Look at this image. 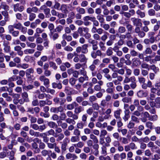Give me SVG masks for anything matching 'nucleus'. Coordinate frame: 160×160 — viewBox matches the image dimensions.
Returning a JSON list of instances; mask_svg holds the SVG:
<instances>
[{
  "mask_svg": "<svg viewBox=\"0 0 160 160\" xmlns=\"http://www.w3.org/2000/svg\"><path fill=\"white\" fill-rule=\"evenodd\" d=\"M89 78L88 76H83L80 77L78 79V80L79 82L82 83L84 81H88Z\"/></svg>",
  "mask_w": 160,
  "mask_h": 160,
  "instance_id": "24",
  "label": "nucleus"
},
{
  "mask_svg": "<svg viewBox=\"0 0 160 160\" xmlns=\"http://www.w3.org/2000/svg\"><path fill=\"white\" fill-rule=\"evenodd\" d=\"M62 38L63 39H65L68 42L71 41L72 40V38L70 35H67L66 33L63 34Z\"/></svg>",
  "mask_w": 160,
  "mask_h": 160,
  "instance_id": "26",
  "label": "nucleus"
},
{
  "mask_svg": "<svg viewBox=\"0 0 160 160\" xmlns=\"http://www.w3.org/2000/svg\"><path fill=\"white\" fill-rule=\"evenodd\" d=\"M17 67H21L23 69H26L28 68L29 67V65L28 64L26 63H23L22 64H20L18 65Z\"/></svg>",
  "mask_w": 160,
  "mask_h": 160,
  "instance_id": "60",
  "label": "nucleus"
},
{
  "mask_svg": "<svg viewBox=\"0 0 160 160\" xmlns=\"http://www.w3.org/2000/svg\"><path fill=\"white\" fill-rule=\"evenodd\" d=\"M92 21L93 22V26L98 27L99 25V22L98 21L96 20V18L93 17Z\"/></svg>",
  "mask_w": 160,
  "mask_h": 160,
  "instance_id": "46",
  "label": "nucleus"
},
{
  "mask_svg": "<svg viewBox=\"0 0 160 160\" xmlns=\"http://www.w3.org/2000/svg\"><path fill=\"white\" fill-rule=\"evenodd\" d=\"M152 70L155 74H157L159 71V69L158 67H156L155 65H150L149 70Z\"/></svg>",
  "mask_w": 160,
  "mask_h": 160,
  "instance_id": "16",
  "label": "nucleus"
},
{
  "mask_svg": "<svg viewBox=\"0 0 160 160\" xmlns=\"http://www.w3.org/2000/svg\"><path fill=\"white\" fill-rule=\"evenodd\" d=\"M22 96L24 101L26 102H29V100L28 98V95L26 92H24L22 94Z\"/></svg>",
  "mask_w": 160,
  "mask_h": 160,
  "instance_id": "23",
  "label": "nucleus"
},
{
  "mask_svg": "<svg viewBox=\"0 0 160 160\" xmlns=\"http://www.w3.org/2000/svg\"><path fill=\"white\" fill-rule=\"evenodd\" d=\"M69 7L66 4H62L60 8V10H61L62 12L65 13H67L69 12Z\"/></svg>",
  "mask_w": 160,
  "mask_h": 160,
  "instance_id": "9",
  "label": "nucleus"
},
{
  "mask_svg": "<svg viewBox=\"0 0 160 160\" xmlns=\"http://www.w3.org/2000/svg\"><path fill=\"white\" fill-rule=\"evenodd\" d=\"M141 67L143 69H147L148 70H149L150 65L145 62H143L141 63Z\"/></svg>",
  "mask_w": 160,
  "mask_h": 160,
  "instance_id": "29",
  "label": "nucleus"
},
{
  "mask_svg": "<svg viewBox=\"0 0 160 160\" xmlns=\"http://www.w3.org/2000/svg\"><path fill=\"white\" fill-rule=\"evenodd\" d=\"M15 153V152L13 150H12L10 152L9 154H8L9 156V159L10 160H14Z\"/></svg>",
  "mask_w": 160,
  "mask_h": 160,
  "instance_id": "30",
  "label": "nucleus"
},
{
  "mask_svg": "<svg viewBox=\"0 0 160 160\" xmlns=\"http://www.w3.org/2000/svg\"><path fill=\"white\" fill-rule=\"evenodd\" d=\"M99 45L101 50L103 51H105L106 49V47L104 46V43L102 42H99Z\"/></svg>",
  "mask_w": 160,
  "mask_h": 160,
  "instance_id": "44",
  "label": "nucleus"
},
{
  "mask_svg": "<svg viewBox=\"0 0 160 160\" xmlns=\"http://www.w3.org/2000/svg\"><path fill=\"white\" fill-rule=\"evenodd\" d=\"M97 18L100 23L101 26H102V24L104 23L105 21L103 16L102 15H98L97 16Z\"/></svg>",
  "mask_w": 160,
  "mask_h": 160,
  "instance_id": "22",
  "label": "nucleus"
},
{
  "mask_svg": "<svg viewBox=\"0 0 160 160\" xmlns=\"http://www.w3.org/2000/svg\"><path fill=\"white\" fill-rule=\"evenodd\" d=\"M77 12L81 14H83L85 13L86 11L84 8L80 7H78L76 8Z\"/></svg>",
  "mask_w": 160,
  "mask_h": 160,
  "instance_id": "25",
  "label": "nucleus"
},
{
  "mask_svg": "<svg viewBox=\"0 0 160 160\" xmlns=\"http://www.w3.org/2000/svg\"><path fill=\"white\" fill-rule=\"evenodd\" d=\"M60 7L61 6L60 3L57 2H55V4L53 6L54 9L58 10H60Z\"/></svg>",
  "mask_w": 160,
  "mask_h": 160,
  "instance_id": "61",
  "label": "nucleus"
},
{
  "mask_svg": "<svg viewBox=\"0 0 160 160\" xmlns=\"http://www.w3.org/2000/svg\"><path fill=\"white\" fill-rule=\"evenodd\" d=\"M40 108L38 107H35L34 108L31 107L27 108V112L30 114H33L35 113L38 114L40 112Z\"/></svg>",
  "mask_w": 160,
  "mask_h": 160,
  "instance_id": "2",
  "label": "nucleus"
},
{
  "mask_svg": "<svg viewBox=\"0 0 160 160\" xmlns=\"http://www.w3.org/2000/svg\"><path fill=\"white\" fill-rule=\"evenodd\" d=\"M13 11L15 12H22L25 9L24 6L21 5L20 6L19 3H17L14 4L13 5Z\"/></svg>",
  "mask_w": 160,
  "mask_h": 160,
  "instance_id": "4",
  "label": "nucleus"
},
{
  "mask_svg": "<svg viewBox=\"0 0 160 160\" xmlns=\"http://www.w3.org/2000/svg\"><path fill=\"white\" fill-rule=\"evenodd\" d=\"M86 125L87 123L81 121L77 123V126L78 128L82 129Z\"/></svg>",
  "mask_w": 160,
  "mask_h": 160,
  "instance_id": "27",
  "label": "nucleus"
},
{
  "mask_svg": "<svg viewBox=\"0 0 160 160\" xmlns=\"http://www.w3.org/2000/svg\"><path fill=\"white\" fill-rule=\"evenodd\" d=\"M126 28L128 32H132L133 29V26L129 23H126Z\"/></svg>",
  "mask_w": 160,
  "mask_h": 160,
  "instance_id": "34",
  "label": "nucleus"
},
{
  "mask_svg": "<svg viewBox=\"0 0 160 160\" xmlns=\"http://www.w3.org/2000/svg\"><path fill=\"white\" fill-rule=\"evenodd\" d=\"M78 106V104L76 102H74L71 104H68L67 106V108L68 110H71L74 108V106Z\"/></svg>",
  "mask_w": 160,
  "mask_h": 160,
  "instance_id": "13",
  "label": "nucleus"
},
{
  "mask_svg": "<svg viewBox=\"0 0 160 160\" xmlns=\"http://www.w3.org/2000/svg\"><path fill=\"white\" fill-rule=\"evenodd\" d=\"M131 20L134 26L141 27L142 25L141 20L140 19L133 18H131Z\"/></svg>",
  "mask_w": 160,
  "mask_h": 160,
  "instance_id": "6",
  "label": "nucleus"
},
{
  "mask_svg": "<svg viewBox=\"0 0 160 160\" xmlns=\"http://www.w3.org/2000/svg\"><path fill=\"white\" fill-rule=\"evenodd\" d=\"M52 86L53 88H58V89H60L62 88V85L61 83H57L55 82H54L52 84Z\"/></svg>",
  "mask_w": 160,
  "mask_h": 160,
  "instance_id": "21",
  "label": "nucleus"
},
{
  "mask_svg": "<svg viewBox=\"0 0 160 160\" xmlns=\"http://www.w3.org/2000/svg\"><path fill=\"white\" fill-rule=\"evenodd\" d=\"M156 105V108H160V98L159 97L157 98L154 102Z\"/></svg>",
  "mask_w": 160,
  "mask_h": 160,
  "instance_id": "32",
  "label": "nucleus"
},
{
  "mask_svg": "<svg viewBox=\"0 0 160 160\" xmlns=\"http://www.w3.org/2000/svg\"><path fill=\"white\" fill-rule=\"evenodd\" d=\"M1 8L4 9L5 10H8L9 9V7L8 5L4 3H2L0 6Z\"/></svg>",
  "mask_w": 160,
  "mask_h": 160,
  "instance_id": "51",
  "label": "nucleus"
},
{
  "mask_svg": "<svg viewBox=\"0 0 160 160\" xmlns=\"http://www.w3.org/2000/svg\"><path fill=\"white\" fill-rule=\"evenodd\" d=\"M126 45L130 48H133L134 47V45L131 40H128L127 41Z\"/></svg>",
  "mask_w": 160,
  "mask_h": 160,
  "instance_id": "57",
  "label": "nucleus"
},
{
  "mask_svg": "<svg viewBox=\"0 0 160 160\" xmlns=\"http://www.w3.org/2000/svg\"><path fill=\"white\" fill-rule=\"evenodd\" d=\"M88 115L87 114H83L81 117L82 122L87 123V120Z\"/></svg>",
  "mask_w": 160,
  "mask_h": 160,
  "instance_id": "53",
  "label": "nucleus"
},
{
  "mask_svg": "<svg viewBox=\"0 0 160 160\" xmlns=\"http://www.w3.org/2000/svg\"><path fill=\"white\" fill-rule=\"evenodd\" d=\"M83 100V98L81 96H78L76 98V101L78 103H80Z\"/></svg>",
  "mask_w": 160,
  "mask_h": 160,
  "instance_id": "56",
  "label": "nucleus"
},
{
  "mask_svg": "<svg viewBox=\"0 0 160 160\" xmlns=\"http://www.w3.org/2000/svg\"><path fill=\"white\" fill-rule=\"evenodd\" d=\"M148 95V93L142 90H139L137 93L138 97L140 98L146 97Z\"/></svg>",
  "mask_w": 160,
  "mask_h": 160,
  "instance_id": "7",
  "label": "nucleus"
},
{
  "mask_svg": "<svg viewBox=\"0 0 160 160\" xmlns=\"http://www.w3.org/2000/svg\"><path fill=\"white\" fill-rule=\"evenodd\" d=\"M63 26L61 25H59L56 27L55 29V31L56 32L60 33L63 30Z\"/></svg>",
  "mask_w": 160,
  "mask_h": 160,
  "instance_id": "42",
  "label": "nucleus"
},
{
  "mask_svg": "<svg viewBox=\"0 0 160 160\" xmlns=\"http://www.w3.org/2000/svg\"><path fill=\"white\" fill-rule=\"evenodd\" d=\"M48 136V134H47L46 133H41L40 137L42 138L44 140H48L49 138Z\"/></svg>",
  "mask_w": 160,
  "mask_h": 160,
  "instance_id": "52",
  "label": "nucleus"
},
{
  "mask_svg": "<svg viewBox=\"0 0 160 160\" xmlns=\"http://www.w3.org/2000/svg\"><path fill=\"white\" fill-rule=\"evenodd\" d=\"M16 80H17L16 82V83L18 85H22L23 83V80L21 77L17 76Z\"/></svg>",
  "mask_w": 160,
  "mask_h": 160,
  "instance_id": "38",
  "label": "nucleus"
},
{
  "mask_svg": "<svg viewBox=\"0 0 160 160\" xmlns=\"http://www.w3.org/2000/svg\"><path fill=\"white\" fill-rule=\"evenodd\" d=\"M103 9V13L105 15H107L109 13V11L108 9L107 6L105 4H103L101 6Z\"/></svg>",
  "mask_w": 160,
  "mask_h": 160,
  "instance_id": "18",
  "label": "nucleus"
},
{
  "mask_svg": "<svg viewBox=\"0 0 160 160\" xmlns=\"http://www.w3.org/2000/svg\"><path fill=\"white\" fill-rule=\"evenodd\" d=\"M50 10L49 8H48L44 11H43L45 15L46 18H48L50 17L51 15L50 13Z\"/></svg>",
  "mask_w": 160,
  "mask_h": 160,
  "instance_id": "36",
  "label": "nucleus"
},
{
  "mask_svg": "<svg viewBox=\"0 0 160 160\" xmlns=\"http://www.w3.org/2000/svg\"><path fill=\"white\" fill-rule=\"evenodd\" d=\"M13 25L14 28L19 30L21 29V28L22 27V24L20 22H18L17 23H15Z\"/></svg>",
  "mask_w": 160,
  "mask_h": 160,
  "instance_id": "49",
  "label": "nucleus"
},
{
  "mask_svg": "<svg viewBox=\"0 0 160 160\" xmlns=\"http://www.w3.org/2000/svg\"><path fill=\"white\" fill-rule=\"evenodd\" d=\"M36 15L35 13H31L29 14V20L32 21H33L36 18Z\"/></svg>",
  "mask_w": 160,
  "mask_h": 160,
  "instance_id": "43",
  "label": "nucleus"
},
{
  "mask_svg": "<svg viewBox=\"0 0 160 160\" xmlns=\"http://www.w3.org/2000/svg\"><path fill=\"white\" fill-rule=\"evenodd\" d=\"M138 80L140 84L144 83L146 81L145 78L142 76L138 77Z\"/></svg>",
  "mask_w": 160,
  "mask_h": 160,
  "instance_id": "55",
  "label": "nucleus"
},
{
  "mask_svg": "<svg viewBox=\"0 0 160 160\" xmlns=\"http://www.w3.org/2000/svg\"><path fill=\"white\" fill-rule=\"evenodd\" d=\"M96 68V66H94V65L92 64L88 67L89 69L92 72V77L96 76L97 74V71L95 70Z\"/></svg>",
  "mask_w": 160,
  "mask_h": 160,
  "instance_id": "11",
  "label": "nucleus"
},
{
  "mask_svg": "<svg viewBox=\"0 0 160 160\" xmlns=\"http://www.w3.org/2000/svg\"><path fill=\"white\" fill-rule=\"evenodd\" d=\"M126 29L124 27L120 26L118 28V32L119 33H124L126 32Z\"/></svg>",
  "mask_w": 160,
  "mask_h": 160,
  "instance_id": "33",
  "label": "nucleus"
},
{
  "mask_svg": "<svg viewBox=\"0 0 160 160\" xmlns=\"http://www.w3.org/2000/svg\"><path fill=\"white\" fill-rule=\"evenodd\" d=\"M35 50L33 49H27L24 51V52L25 54H32L35 52Z\"/></svg>",
  "mask_w": 160,
  "mask_h": 160,
  "instance_id": "31",
  "label": "nucleus"
},
{
  "mask_svg": "<svg viewBox=\"0 0 160 160\" xmlns=\"http://www.w3.org/2000/svg\"><path fill=\"white\" fill-rule=\"evenodd\" d=\"M79 72L81 75L83 76H88L87 74V72L84 68H82V69L79 70Z\"/></svg>",
  "mask_w": 160,
  "mask_h": 160,
  "instance_id": "63",
  "label": "nucleus"
},
{
  "mask_svg": "<svg viewBox=\"0 0 160 160\" xmlns=\"http://www.w3.org/2000/svg\"><path fill=\"white\" fill-rule=\"evenodd\" d=\"M7 10L4 11L2 12V14L4 17V19L7 20V19H9L8 18V14Z\"/></svg>",
  "mask_w": 160,
  "mask_h": 160,
  "instance_id": "54",
  "label": "nucleus"
},
{
  "mask_svg": "<svg viewBox=\"0 0 160 160\" xmlns=\"http://www.w3.org/2000/svg\"><path fill=\"white\" fill-rule=\"evenodd\" d=\"M48 126L51 128H57L58 125L55 122H49L48 123Z\"/></svg>",
  "mask_w": 160,
  "mask_h": 160,
  "instance_id": "41",
  "label": "nucleus"
},
{
  "mask_svg": "<svg viewBox=\"0 0 160 160\" xmlns=\"http://www.w3.org/2000/svg\"><path fill=\"white\" fill-rule=\"evenodd\" d=\"M106 53L107 56H110L113 53L112 48L111 47H109L107 50Z\"/></svg>",
  "mask_w": 160,
  "mask_h": 160,
  "instance_id": "50",
  "label": "nucleus"
},
{
  "mask_svg": "<svg viewBox=\"0 0 160 160\" xmlns=\"http://www.w3.org/2000/svg\"><path fill=\"white\" fill-rule=\"evenodd\" d=\"M146 127L149 128L150 129L152 130L154 128L153 123L150 121H148L146 123Z\"/></svg>",
  "mask_w": 160,
  "mask_h": 160,
  "instance_id": "35",
  "label": "nucleus"
},
{
  "mask_svg": "<svg viewBox=\"0 0 160 160\" xmlns=\"http://www.w3.org/2000/svg\"><path fill=\"white\" fill-rule=\"evenodd\" d=\"M53 101L55 104H60V105H63L66 102L65 98L58 97L54 98L53 99Z\"/></svg>",
  "mask_w": 160,
  "mask_h": 160,
  "instance_id": "3",
  "label": "nucleus"
},
{
  "mask_svg": "<svg viewBox=\"0 0 160 160\" xmlns=\"http://www.w3.org/2000/svg\"><path fill=\"white\" fill-rule=\"evenodd\" d=\"M134 76H132L130 77V78H129L128 76H125V78L123 80V82L124 83H128L129 82H131V81L134 78Z\"/></svg>",
  "mask_w": 160,
  "mask_h": 160,
  "instance_id": "28",
  "label": "nucleus"
},
{
  "mask_svg": "<svg viewBox=\"0 0 160 160\" xmlns=\"http://www.w3.org/2000/svg\"><path fill=\"white\" fill-rule=\"evenodd\" d=\"M34 72V70L33 68H31L28 69L26 71V77L28 81L32 82L35 78L33 74Z\"/></svg>",
  "mask_w": 160,
  "mask_h": 160,
  "instance_id": "1",
  "label": "nucleus"
},
{
  "mask_svg": "<svg viewBox=\"0 0 160 160\" xmlns=\"http://www.w3.org/2000/svg\"><path fill=\"white\" fill-rule=\"evenodd\" d=\"M0 104L3 106L6 107L8 105V103L6 102L2 98L0 97Z\"/></svg>",
  "mask_w": 160,
  "mask_h": 160,
  "instance_id": "45",
  "label": "nucleus"
},
{
  "mask_svg": "<svg viewBox=\"0 0 160 160\" xmlns=\"http://www.w3.org/2000/svg\"><path fill=\"white\" fill-rule=\"evenodd\" d=\"M49 64L50 67H52L54 70H56L58 67L56 65V63L52 61L49 62Z\"/></svg>",
  "mask_w": 160,
  "mask_h": 160,
  "instance_id": "58",
  "label": "nucleus"
},
{
  "mask_svg": "<svg viewBox=\"0 0 160 160\" xmlns=\"http://www.w3.org/2000/svg\"><path fill=\"white\" fill-rule=\"evenodd\" d=\"M40 115L42 117H43L45 118H48L50 117V115L49 112H41L40 113Z\"/></svg>",
  "mask_w": 160,
  "mask_h": 160,
  "instance_id": "59",
  "label": "nucleus"
},
{
  "mask_svg": "<svg viewBox=\"0 0 160 160\" xmlns=\"http://www.w3.org/2000/svg\"><path fill=\"white\" fill-rule=\"evenodd\" d=\"M132 61V65L134 67H138L141 64V61L138 58H134Z\"/></svg>",
  "mask_w": 160,
  "mask_h": 160,
  "instance_id": "8",
  "label": "nucleus"
},
{
  "mask_svg": "<svg viewBox=\"0 0 160 160\" xmlns=\"http://www.w3.org/2000/svg\"><path fill=\"white\" fill-rule=\"evenodd\" d=\"M148 13L149 16H154L155 15V11L153 9H150L148 11Z\"/></svg>",
  "mask_w": 160,
  "mask_h": 160,
  "instance_id": "39",
  "label": "nucleus"
},
{
  "mask_svg": "<svg viewBox=\"0 0 160 160\" xmlns=\"http://www.w3.org/2000/svg\"><path fill=\"white\" fill-rule=\"evenodd\" d=\"M66 121L68 123L70 124H72L73 125L75 124L76 123V122L74 120L69 118H67L66 119Z\"/></svg>",
  "mask_w": 160,
  "mask_h": 160,
  "instance_id": "47",
  "label": "nucleus"
},
{
  "mask_svg": "<svg viewBox=\"0 0 160 160\" xmlns=\"http://www.w3.org/2000/svg\"><path fill=\"white\" fill-rule=\"evenodd\" d=\"M77 80V79L74 78H72L69 79V82L72 86H73L75 85Z\"/></svg>",
  "mask_w": 160,
  "mask_h": 160,
  "instance_id": "48",
  "label": "nucleus"
},
{
  "mask_svg": "<svg viewBox=\"0 0 160 160\" xmlns=\"http://www.w3.org/2000/svg\"><path fill=\"white\" fill-rule=\"evenodd\" d=\"M49 35L53 41L58 39L59 37V35L57 33H54V31L50 32Z\"/></svg>",
  "mask_w": 160,
  "mask_h": 160,
  "instance_id": "15",
  "label": "nucleus"
},
{
  "mask_svg": "<svg viewBox=\"0 0 160 160\" xmlns=\"http://www.w3.org/2000/svg\"><path fill=\"white\" fill-rule=\"evenodd\" d=\"M130 112L129 109L126 110L124 111V116L122 118L124 120V121L126 122L128 120L130 117Z\"/></svg>",
  "mask_w": 160,
  "mask_h": 160,
  "instance_id": "14",
  "label": "nucleus"
},
{
  "mask_svg": "<svg viewBox=\"0 0 160 160\" xmlns=\"http://www.w3.org/2000/svg\"><path fill=\"white\" fill-rule=\"evenodd\" d=\"M131 82V83L130 84V86L131 88L132 89H135L137 87V84L136 82V78L135 77Z\"/></svg>",
  "mask_w": 160,
  "mask_h": 160,
  "instance_id": "19",
  "label": "nucleus"
},
{
  "mask_svg": "<svg viewBox=\"0 0 160 160\" xmlns=\"http://www.w3.org/2000/svg\"><path fill=\"white\" fill-rule=\"evenodd\" d=\"M136 13L141 18H143L145 16V12H142L139 9L138 10L136 11Z\"/></svg>",
  "mask_w": 160,
  "mask_h": 160,
  "instance_id": "40",
  "label": "nucleus"
},
{
  "mask_svg": "<svg viewBox=\"0 0 160 160\" xmlns=\"http://www.w3.org/2000/svg\"><path fill=\"white\" fill-rule=\"evenodd\" d=\"M26 44L28 47H29L32 49L35 48L36 46V44L34 43L30 42L27 41L26 42Z\"/></svg>",
  "mask_w": 160,
  "mask_h": 160,
  "instance_id": "37",
  "label": "nucleus"
},
{
  "mask_svg": "<svg viewBox=\"0 0 160 160\" xmlns=\"http://www.w3.org/2000/svg\"><path fill=\"white\" fill-rule=\"evenodd\" d=\"M122 112V110L119 109L114 111V116L115 118L117 119H122L120 117L121 113Z\"/></svg>",
  "mask_w": 160,
  "mask_h": 160,
  "instance_id": "12",
  "label": "nucleus"
},
{
  "mask_svg": "<svg viewBox=\"0 0 160 160\" xmlns=\"http://www.w3.org/2000/svg\"><path fill=\"white\" fill-rule=\"evenodd\" d=\"M77 107L75 108L74 110V112L76 114H79L84 110V108L81 105H78Z\"/></svg>",
  "mask_w": 160,
  "mask_h": 160,
  "instance_id": "10",
  "label": "nucleus"
},
{
  "mask_svg": "<svg viewBox=\"0 0 160 160\" xmlns=\"http://www.w3.org/2000/svg\"><path fill=\"white\" fill-rule=\"evenodd\" d=\"M88 44H85L81 46L82 53L83 54H86L88 52Z\"/></svg>",
  "mask_w": 160,
  "mask_h": 160,
  "instance_id": "20",
  "label": "nucleus"
},
{
  "mask_svg": "<svg viewBox=\"0 0 160 160\" xmlns=\"http://www.w3.org/2000/svg\"><path fill=\"white\" fill-rule=\"evenodd\" d=\"M78 56L80 62L81 63L86 62L88 59L84 54H81L78 55Z\"/></svg>",
  "mask_w": 160,
  "mask_h": 160,
  "instance_id": "17",
  "label": "nucleus"
},
{
  "mask_svg": "<svg viewBox=\"0 0 160 160\" xmlns=\"http://www.w3.org/2000/svg\"><path fill=\"white\" fill-rule=\"evenodd\" d=\"M9 42L7 41L4 40L3 43L4 46L3 50L6 53L9 52L11 50V47L9 45Z\"/></svg>",
  "mask_w": 160,
  "mask_h": 160,
  "instance_id": "5",
  "label": "nucleus"
},
{
  "mask_svg": "<svg viewBox=\"0 0 160 160\" xmlns=\"http://www.w3.org/2000/svg\"><path fill=\"white\" fill-rule=\"evenodd\" d=\"M64 50L67 52H71L73 51V49L71 47L68 45L64 47Z\"/></svg>",
  "mask_w": 160,
  "mask_h": 160,
  "instance_id": "64",
  "label": "nucleus"
},
{
  "mask_svg": "<svg viewBox=\"0 0 160 160\" xmlns=\"http://www.w3.org/2000/svg\"><path fill=\"white\" fill-rule=\"evenodd\" d=\"M115 4V0H110L109 1L107 2L106 3V6L108 7H110L112 4Z\"/></svg>",
  "mask_w": 160,
  "mask_h": 160,
  "instance_id": "62",
  "label": "nucleus"
}]
</instances>
